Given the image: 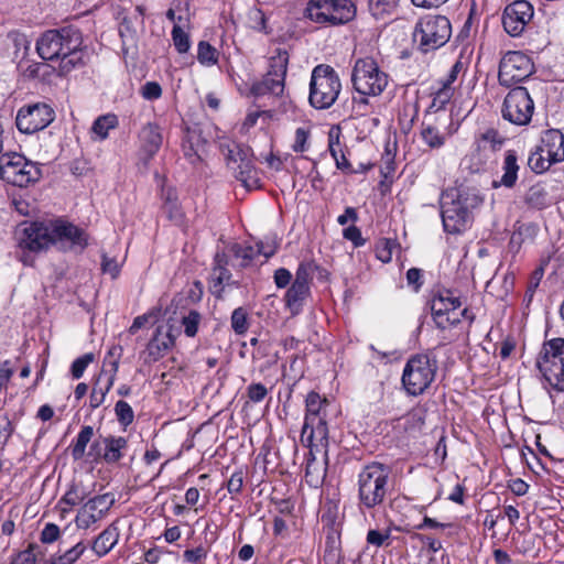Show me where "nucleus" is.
Segmentation results:
<instances>
[{
    "label": "nucleus",
    "mask_w": 564,
    "mask_h": 564,
    "mask_svg": "<svg viewBox=\"0 0 564 564\" xmlns=\"http://www.w3.org/2000/svg\"><path fill=\"white\" fill-rule=\"evenodd\" d=\"M484 202L474 187L447 188L442 192L440 205L443 228L447 234L457 235L469 228L474 210Z\"/></svg>",
    "instance_id": "1"
},
{
    "label": "nucleus",
    "mask_w": 564,
    "mask_h": 564,
    "mask_svg": "<svg viewBox=\"0 0 564 564\" xmlns=\"http://www.w3.org/2000/svg\"><path fill=\"white\" fill-rule=\"evenodd\" d=\"M357 487L360 510L382 506L393 489L391 468L378 462L366 465L358 474Z\"/></svg>",
    "instance_id": "2"
},
{
    "label": "nucleus",
    "mask_w": 564,
    "mask_h": 564,
    "mask_svg": "<svg viewBox=\"0 0 564 564\" xmlns=\"http://www.w3.org/2000/svg\"><path fill=\"white\" fill-rule=\"evenodd\" d=\"M437 371V360L429 354L411 356L403 369L402 384L409 395L423 394L432 384Z\"/></svg>",
    "instance_id": "3"
},
{
    "label": "nucleus",
    "mask_w": 564,
    "mask_h": 564,
    "mask_svg": "<svg viewBox=\"0 0 564 564\" xmlns=\"http://www.w3.org/2000/svg\"><path fill=\"white\" fill-rule=\"evenodd\" d=\"M341 89L340 79L333 67L317 65L310 82V104L316 109H327L335 104Z\"/></svg>",
    "instance_id": "4"
},
{
    "label": "nucleus",
    "mask_w": 564,
    "mask_h": 564,
    "mask_svg": "<svg viewBox=\"0 0 564 564\" xmlns=\"http://www.w3.org/2000/svg\"><path fill=\"white\" fill-rule=\"evenodd\" d=\"M354 89L362 96L360 102L368 104L367 96H379L388 86V75L382 72L375 59L358 58L351 72Z\"/></svg>",
    "instance_id": "5"
},
{
    "label": "nucleus",
    "mask_w": 564,
    "mask_h": 564,
    "mask_svg": "<svg viewBox=\"0 0 564 564\" xmlns=\"http://www.w3.org/2000/svg\"><path fill=\"white\" fill-rule=\"evenodd\" d=\"M305 13L315 23L340 25L355 18L356 7L350 0H311Z\"/></svg>",
    "instance_id": "6"
},
{
    "label": "nucleus",
    "mask_w": 564,
    "mask_h": 564,
    "mask_svg": "<svg viewBox=\"0 0 564 564\" xmlns=\"http://www.w3.org/2000/svg\"><path fill=\"white\" fill-rule=\"evenodd\" d=\"M536 366L550 386L564 391V338L545 341L539 354Z\"/></svg>",
    "instance_id": "7"
},
{
    "label": "nucleus",
    "mask_w": 564,
    "mask_h": 564,
    "mask_svg": "<svg viewBox=\"0 0 564 564\" xmlns=\"http://www.w3.org/2000/svg\"><path fill=\"white\" fill-rule=\"evenodd\" d=\"M82 37H39L36 51L45 61L61 59L63 68L75 67L82 62Z\"/></svg>",
    "instance_id": "8"
},
{
    "label": "nucleus",
    "mask_w": 564,
    "mask_h": 564,
    "mask_svg": "<svg viewBox=\"0 0 564 564\" xmlns=\"http://www.w3.org/2000/svg\"><path fill=\"white\" fill-rule=\"evenodd\" d=\"M0 177L14 186L25 187L40 180L41 170L20 153H3L0 155Z\"/></svg>",
    "instance_id": "9"
},
{
    "label": "nucleus",
    "mask_w": 564,
    "mask_h": 564,
    "mask_svg": "<svg viewBox=\"0 0 564 564\" xmlns=\"http://www.w3.org/2000/svg\"><path fill=\"white\" fill-rule=\"evenodd\" d=\"M534 102L522 86L512 88L505 97L501 115L502 118L516 126H527L533 116Z\"/></svg>",
    "instance_id": "10"
},
{
    "label": "nucleus",
    "mask_w": 564,
    "mask_h": 564,
    "mask_svg": "<svg viewBox=\"0 0 564 564\" xmlns=\"http://www.w3.org/2000/svg\"><path fill=\"white\" fill-rule=\"evenodd\" d=\"M533 70L534 64L528 55L510 51L500 61L498 80L501 86L511 87L528 78Z\"/></svg>",
    "instance_id": "11"
},
{
    "label": "nucleus",
    "mask_w": 564,
    "mask_h": 564,
    "mask_svg": "<svg viewBox=\"0 0 564 564\" xmlns=\"http://www.w3.org/2000/svg\"><path fill=\"white\" fill-rule=\"evenodd\" d=\"M463 305L459 296L452 290H443L431 300V312L436 327L445 330L459 324L457 308Z\"/></svg>",
    "instance_id": "12"
},
{
    "label": "nucleus",
    "mask_w": 564,
    "mask_h": 564,
    "mask_svg": "<svg viewBox=\"0 0 564 564\" xmlns=\"http://www.w3.org/2000/svg\"><path fill=\"white\" fill-rule=\"evenodd\" d=\"M19 246L31 252L46 250L54 245L53 221L25 224L18 232Z\"/></svg>",
    "instance_id": "13"
},
{
    "label": "nucleus",
    "mask_w": 564,
    "mask_h": 564,
    "mask_svg": "<svg viewBox=\"0 0 564 564\" xmlns=\"http://www.w3.org/2000/svg\"><path fill=\"white\" fill-rule=\"evenodd\" d=\"M54 118L55 111L51 106L37 102L21 108L18 111L15 123L21 132L32 134L46 128Z\"/></svg>",
    "instance_id": "14"
},
{
    "label": "nucleus",
    "mask_w": 564,
    "mask_h": 564,
    "mask_svg": "<svg viewBox=\"0 0 564 564\" xmlns=\"http://www.w3.org/2000/svg\"><path fill=\"white\" fill-rule=\"evenodd\" d=\"M54 245L63 251L83 252L88 246V234L76 225L57 219L53 221Z\"/></svg>",
    "instance_id": "15"
},
{
    "label": "nucleus",
    "mask_w": 564,
    "mask_h": 564,
    "mask_svg": "<svg viewBox=\"0 0 564 564\" xmlns=\"http://www.w3.org/2000/svg\"><path fill=\"white\" fill-rule=\"evenodd\" d=\"M533 17V7L527 0L509 4L502 15V25L508 35H520Z\"/></svg>",
    "instance_id": "16"
},
{
    "label": "nucleus",
    "mask_w": 564,
    "mask_h": 564,
    "mask_svg": "<svg viewBox=\"0 0 564 564\" xmlns=\"http://www.w3.org/2000/svg\"><path fill=\"white\" fill-rule=\"evenodd\" d=\"M239 156L240 163L237 164V171H232L237 180H239L247 188L258 186L257 171L253 164V153L250 147H237L234 151Z\"/></svg>",
    "instance_id": "17"
},
{
    "label": "nucleus",
    "mask_w": 564,
    "mask_h": 564,
    "mask_svg": "<svg viewBox=\"0 0 564 564\" xmlns=\"http://www.w3.org/2000/svg\"><path fill=\"white\" fill-rule=\"evenodd\" d=\"M239 156L240 163L237 164V171H232L237 180H239L247 188L258 186L257 171L253 164V153L250 147H237L234 151Z\"/></svg>",
    "instance_id": "18"
},
{
    "label": "nucleus",
    "mask_w": 564,
    "mask_h": 564,
    "mask_svg": "<svg viewBox=\"0 0 564 564\" xmlns=\"http://www.w3.org/2000/svg\"><path fill=\"white\" fill-rule=\"evenodd\" d=\"M239 156L240 163L237 164V171H232L237 180H239L247 188L258 186L257 171L253 164V153L250 147H237L234 151Z\"/></svg>",
    "instance_id": "19"
},
{
    "label": "nucleus",
    "mask_w": 564,
    "mask_h": 564,
    "mask_svg": "<svg viewBox=\"0 0 564 564\" xmlns=\"http://www.w3.org/2000/svg\"><path fill=\"white\" fill-rule=\"evenodd\" d=\"M166 20L172 25L171 35H187L191 31L188 0H173Z\"/></svg>",
    "instance_id": "20"
},
{
    "label": "nucleus",
    "mask_w": 564,
    "mask_h": 564,
    "mask_svg": "<svg viewBox=\"0 0 564 564\" xmlns=\"http://www.w3.org/2000/svg\"><path fill=\"white\" fill-rule=\"evenodd\" d=\"M174 336L170 330H164L162 326H159L155 329L153 337L150 339L145 349V361L147 362H155L159 359L163 358L165 354L172 348L174 345Z\"/></svg>",
    "instance_id": "21"
},
{
    "label": "nucleus",
    "mask_w": 564,
    "mask_h": 564,
    "mask_svg": "<svg viewBox=\"0 0 564 564\" xmlns=\"http://www.w3.org/2000/svg\"><path fill=\"white\" fill-rule=\"evenodd\" d=\"M539 150L546 154L549 162H562L564 160V134L557 129L546 130L541 138Z\"/></svg>",
    "instance_id": "22"
},
{
    "label": "nucleus",
    "mask_w": 564,
    "mask_h": 564,
    "mask_svg": "<svg viewBox=\"0 0 564 564\" xmlns=\"http://www.w3.org/2000/svg\"><path fill=\"white\" fill-rule=\"evenodd\" d=\"M451 35L452 24L445 15L426 14L421 18L416 25L414 35Z\"/></svg>",
    "instance_id": "23"
},
{
    "label": "nucleus",
    "mask_w": 564,
    "mask_h": 564,
    "mask_svg": "<svg viewBox=\"0 0 564 564\" xmlns=\"http://www.w3.org/2000/svg\"><path fill=\"white\" fill-rule=\"evenodd\" d=\"M141 151L147 160L152 159L162 145V134L160 128L155 123H147L139 133Z\"/></svg>",
    "instance_id": "24"
},
{
    "label": "nucleus",
    "mask_w": 564,
    "mask_h": 564,
    "mask_svg": "<svg viewBox=\"0 0 564 564\" xmlns=\"http://www.w3.org/2000/svg\"><path fill=\"white\" fill-rule=\"evenodd\" d=\"M285 77L275 76L272 70L265 73L261 80L253 83L250 87V94L254 97L264 95L280 96L284 90Z\"/></svg>",
    "instance_id": "25"
},
{
    "label": "nucleus",
    "mask_w": 564,
    "mask_h": 564,
    "mask_svg": "<svg viewBox=\"0 0 564 564\" xmlns=\"http://www.w3.org/2000/svg\"><path fill=\"white\" fill-rule=\"evenodd\" d=\"M119 540L118 521L109 524L94 541L91 549L98 557L108 554Z\"/></svg>",
    "instance_id": "26"
},
{
    "label": "nucleus",
    "mask_w": 564,
    "mask_h": 564,
    "mask_svg": "<svg viewBox=\"0 0 564 564\" xmlns=\"http://www.w3.org/2000/svg\"><path fill=\"white\" fill-rule=\"evenodd\" d=\"M518 156L516 151L508 150L505 153L502 171L503 174L499 181L492 182V187L498 188L500 186L512 188L518 180L519 172Z\"/></svg>",
    "instance_id": "27"
},
{
    "label": "nucleus",
    "mask_w": 564,
    "mask_h": 564,
    "mask_svg": "<svg viewBox=\"0 0 564 564\" xmlns=\"http://www.w3.org/2000/svg\"><path fill=\"white\" fill-rule=\"evenodd\" d=\"M269 54V70H272L275 76L285 77L289 64L288 46L280 41H274Z\"/></svg>",
    "instance_id": "28"
},
{
    "label": "nucleus",
    "mask_w": 564,
    "mask_h": 564,
    "mask_svg": "<svg viewBox=\"0 0 564 564\" xmlns=\"http://www.w3.org/2000/svg\"><path fill=\"white\" fill-rule=\"evenodd\" d=\"M302 441L307 443L311 451L315 447H322L327 453L328 446V427L326 421L321 417L314 421L312 425H308V431Z\"/></svg>",
    "instance_id": "29"
},
{
    "label": "nucleus",
    "mask_w": 564,
    "mask_h": 564,
    "mask_svg": "<svg viewBox=\"0 0 564 564\" xmlns=\"http://www.w3.org/2000/svg\"><path fill=\"white\" fill-rule=\"evenodd\" d=\"M162 212L169 220L176 225H181L184 220V213L178 204L177 194L174 188L167 187L162 189Z\"/></svg>",
    "instance_id": "30"
},
{
    "label": "nucleus",
    "mask_w": 564,
    "mask_h": 564,
    "mask_svg": "<svg viewBox=\"0 0 564 564\" xmlns=\"http://www.w3.org/2000/svg\"><path fill=\"white\" fill-rule=\"evenodd\" d=\"M104 444V460L107 464H115L123 457L122 451L127 448L128 442L122 436H106L102 437Z\"/></svg>",
    "instance_id": "31"
},
{
    "label": "nucleus",
    "mask_w": 564,
    "mask_h": 564,
    "mask_svg": "<svg viewBox=\"0 0 564 564\" xmlns=\"http://www.w3.org/2000/svg\"><path fill=\"white\" fill-rule=\"evenodd\" d=\"M306 414L304 424L302 427L301 438H304L308 431V425H312L314 421L321 419V410L324 404H326V400H322L321 395L317 392L311 391L306 397Z\"/></svg>",
    "instance_id": "32"
},
{
    "label": "nucleus",
    "mask_w": 564,
    "mask_h": 564,
    "mask_svg": "<svg viewBox=\"0 0 564 564\" xmlns=\"http://www.w3.org/2000/svg\"><path fill=\"white\" fill-rule=\"evenodd\" d=\"M339 129L335 131L332 129L328 133V149L330 152V155L335 160L336 167L341 170L345 173H352L354 170L351 167V164L346 159L343 147L339 142Z\"/></svg>",
    "instance_id": "33"
},
{
    "label": "nucleus",
    "mask_w": 564,
    "mask_h": 564,
    "mask_svg": "<svg viewBox=\"0 0 564 564\" xmlns=\"http://www.w3.org/2000/svg\"><path fill=\"white\" fill-rule=\"evenodd\" d=\"M310 295V286H302L297 284H291L290 289L285 294V305L290 310L293 316L301 313L304 301Z\"/></svg>",
    "instance_id": "34"
},
{
    "label": "nucleus",
    "mask_w": 564,
    "mask_h": 564,
    "mask_svg": "<svg viewBox=\"0 0 564 564\" xmlns=\"http://www.w3.org/2000/svg\"><path fill=\"white\" fill-rule=\"evenodd\" d=\"M117 370H118V359H116L112 362L113 373L109 377L108 382L105 386V388L99 387L98 382H96L95 386L93 387V390H91V393L89 397V405L91 409H97L104 403L106 394L109 392V390L111 389V387L113 384L115 375H116Z\"/></svg>",
    "instance_id": "35"
},
{
    "label": "nucleus",
    "mask_w": 564,
    "mask_h": 564,
    "mask_svg": "<svg viewBox=\"0 0 564 564\" xmlns=\"http://www.w3.org/2000/svg\"><path fill=\"white\" fill-rule=\"evenodd\" d=\"M118 117L113 113H107L98 117L91 127V132L95 133L100 140L108 137V132L118 126Z\"/></svg>",
    "instance_id": "36"
},
{
    "label": "nucleus",
    "mask_w": 564,
    "mask_h": 564,
    "mask_svg": "<svg viewBox=\"0 0 564 564\" xmlns=\"http://www.w3.org/2000/svg\"><path fill=\"white\" fill-rule=\"evenodd\" d=\"M94 436V429L89 425L82 427L77 435L76 442L72 446V456L75 460L82 459L85 456L87 444Z\"/></svg>",
    "instance_id": "37"
},
{
    "label": "nucleus",
    "mask_w": 564,
    "mask_h": 564,
    "mask_svg": "<svg viewBox=\"0 0 564 564\" xmlns=\"http://www.w3.org/2000/svg\"><path fill=\"white\" fill-rule=\"evenodd\" d=\"M115 503V497L111 494H105L96 496L89 499L83 507L87 510L100 513V517H105L110 508Z\"/></svg>",
    "instance_id": "38"
},
{
    "label": "nucleus",
    "mask_w": 564,
    "mask_h": 564,
    "mask_svg": "<svg viewBox=\"0 0 564 564\" xmlns=\"http://www.w3.org/2000/svg\"><path fill=\"white\" fill-rule=\"evenodd\" d=\"M324 562L325 564H339L341 560L340 554V541L338 536L334 534H328L325 543L324 551Z\"/></svg>",
    "instance_id": "39"
},
{
    "label": "nucleus",
    "mask_w": 564,
    "mask_h": 564,
    "mask_svg": "<svg viewBox=\"0 0 564 564\" xmlns=\"http://www.w3.org/2000/svg\"><path fill=\"white\" fill-rule=\"evenodd\" d=\"M85 551L86 545L83 542H78L64 553L52 555L53 564H75Z\"/></svg>",
    "instance_id": "40"
},
{
    "label": "nucleus",
    "mask_w": 564,
    "mask_h": 564,
    "mask_svg": "<svg viewBox=\"0 0 564 564\" xmlns=\"http://www.w3.org/2000/svg\"><path fill=\"white\" fill-rule=\"evenodd\" d=\"M398 6V0H369V11L376 19L391 15Z\"/></svg>",
    "instance_id": "41"
},
{
    "label": "nucleus",
    "mask_w": 564,
    "mask_h": 564,
    "mask_svg": "<svg viewBox=\"0 0 564 564\" xmlns=\"http://www.w3.org/2000/svg\"><path fill=\"white\" fill-rule=\"evenodd\" d=\"M421 137L433 149H438L445 143V137L432 124L422 123Z\"/></svg>",
    "instance_id": "42"
},
{
    "label": "nucleus",
    "mask_w": 564,
    "mask_h": 564,
    "mask_svg": "<svg viewBox=\"0 0 564 564\" xmlns=\"http://www.w3.org/2000/svg\"><path fill=\"white\" fill-rule=\"evenodd\" d=\"M231 273L228 269L217 270V273H213L212 278V292L217 296L221 297V293L224 292L225 284L230 285ZM232 284L238 285L237 282H232Z\"/></svg>",
    "instance_id": "43"
},
{
    "label": "nucleus",
    "mask_w": 564,
    "mask_h": 564,
    "mask_svg": "<svg viewBox=\"0 0 564 564\" xmlns=\"http://www.w3.org/2000/svg\"><path fill=\"white\" fill-rule=\"evenodd\" d=\"M231 328L237 335H243L249 328L248 313L243 307L234 310L230 317Z\"/></svg>",
    "instance_id": "44"
},
{
    "label": "nucleus",
    "mask_w": 564,
    "mask_h": 564,
    "mask_svg": "<svg viewBox=\"0 0 564 564\" xmlns=\"http://www.w3.org/2000/svg\"><path fill=\"white\" fill-rule=\"evenodd\" d=\"M197 59L203 65H214L218 62V51L206 41L198 43Z\"/></svg>",
    "instance_id": "45"
},
{
    "label": "nucleus",
    "mask_w": 564,
    "mask_h": 564,
    "mask_svg": "<svg viewBox=\"0 0 564 564\" xmlns=\"http://www.w3.org/2000/svg\"><path fill=\"white\" fill-rule=\"evenodd\" d=\"M552 164H554V162H549V158L539 150V145L536 147V151L531 153L528 159L529 167L535 173L546 171Z\"/></svg>",
    "instance_id": "46"
},
{
    "label": "nucleus",
    "mask_w": 564,
    "mask_h": 564,
    "mask_svg": "<svg viewBox=\"0 0 564 564\" xmlns=\"http://www.w3.org/2000/svg\"><path fill=\"white\" fill-rule=\"evenodd\" d=\"M101 519L102 517H100V513H96L94 511L87 510L85 507H82L77 512L75 523L78 529L87 530Z\"/></svg>",
    "instance_id": "47"
},
{
    "label": "nucleus",
    "mask_w": 564,
    "mask_h": 564,
    "mask_svg": "<svg viewBox=\"0 0 564 564\" xmlns=\"http://www.w3.org/2000/svg\"><path fill=\"white\" fill-rule=\"evenodd\" d=\"M200 321L202 315L195 310L189 311L187 315L182 317L181 323L187 337H194L197 334Z\"/></svg>",
    "instance_id": "48"
},
{
    "label": "nucleus",
    "mask_w": 564,
    "mask_h": 564,
    "mask_svg": "<svg viewBox=\"0 0 564 564\" xmlns=\"http://www.w3.org/2000/svg\"><path fill=\"white\" fill-rule=\"evenodd\" d=\"M115 412L121 425L128 426L133 422L134 413L128 402L119 400L115 405Z\"/></svg>",
    "instance_id": "49"
},
{
    "label": "nucleus",
    "mask_w": 564,
    "mask_h": 564,
    "mask_svg": "<svg viewBox=\"0 0 564 564\" xmlns=\"http://www.w3.org/2000/svg\"><path fill=\"white\" fill-rule=\"evenodd\" d=\"M230 250L236 258L241 259V263H240L241 267L249 265L251 263V261L254 260L257 257L253 246L242 247L239 243H234L231 246Z\"/></svg>",
    "instance_id": "50"
},
{
    "label": "nucleus",
    "mask_w": 564,
    "mask_h": 564,
    "mask_svg": "<svg viewBox=\"0 0 564 564\" xmlns=\"http://www.w3.org/2000/svg\"><path fill=\"white\" fill-rule=\"evenodd\" d=\"M95 359L93 352H87L77 359H75L70 367V372L74 379H79L83 377L86 368L90 365Z\"/></svg>",
    "instance_id": "51"
},
{
    "label": "nucleus",
    "mask_w": 564,
    "mask_h": 564,
    "mask_svg": "<svg viewBox=\"0 0 564 564\" xmlns=\"http://www.w3.org/2000/svg\"><path fill=\"white\" fill-rule=\"evenodd\" d=\"M454 95L453 87H446L441 85V87L434 93L432 107H436L437 109H442L446 104L449 102L451 98Z\"/></svg>",
    "instance_id": "52"
},
{
    "label": "nucleus",
    "mask_w": 564,
    "mask_h": 564,
    "mask_svg": "<svg viewBox=\"0 0 564 564\" xmlns=\"http://www.w3.org/2000/svg\"><path fill=\"white\" fill-rule=\"evenodd\" d=\"M394 247V242L390 239H381L376 246V257L381 262H389L392 259V249Z\"/></svg>",
    "instance_id": "53"
},
{
    "label": "nucleus",
    "mask_w": 564,
    "mask_h": 564,
    "mask_svg": "<svg viewBox=\"0 0 564 564\" xmlns=\"http://www.w3.org/2000/svg\"><path fill=\"white\" fill-rule=\"evenodd\" d=\"M39 546L30 544L28 549L19 552L11 561L10 564H34L36 562L35 549Z\"/></svg>",
    "instance_id": "54"
},
{
    "label": "nucleus",
    "mask_w": 564,
    "mask_h": 564,
    "mask_svg": "<svg viewBox=\"0 0 564 564\" xmlns=\"http://www.w3.org/2000/svg\"><path fill=\"white\" fill-rule=\"evenodd\" d=\"M366 540L368 544L375 545L377 547L389 545L390 531L387 530L386 532H381L378 530H369Z\"/></svg>",
    "instance_id": "55"
},
{
    "label": "nucleus",
    "mask_w": 564,
    "mask_h": 564,
    "mask_svg": "<svg viewBox=\"0 0 564 564\" xmlns=\"http://www.w3.org/2000/svg\"><path fill=\"white\" fill-rule=\"evenodd\" d=\"M61 530L55 523H46L41 531L40 541L45 544L54 543L58 540Z\"/></svg>",
    "instance_id": "56"
},
{
    "label": "nucleus",
    "mask_w": 564,
    "mask_h": 564,
    "mask_svg": "<svg viewBox=\"0 0 564 564\" xmlns=\"http://www.w3.org/2000/svg\"><path fill=\"white\" fill-rule=\"evenodd\" d=\"M310 131L305 128L295 130V140L292 145L294 152H304L308 149Z\"/></svg>",
    "instance_id": "57"
},
{
    "label": "nucleus",
    "mask_w": 564,
    "mask_h": 564,
    "mask_svg": "<svg viewBox=\"0 0 564 564\" xmlns=\"http://www.w3.org/2000/svg\"><path fill=\"white\" fill-rule=\"evenodd\" d=\"M267 394L268 389L260 382L251 383L247 388V397L254 403L261 402L267 397Z\"/></svg>",
    "instance_id": "58"
},
{
    "label": "nucleus",
    "mask_w": 564,
    "mask_h": 564,
    "mask_svg": "<svg viewBox=\"0 0 564 564\" xmlns=\"http://www.w3.org/2000/svg\"><path fill=\"white\" fill-rule=\"evenodd\" d=\"M312 275V268L310 263H301L296 270L295 279L293 284H300L302 286H310Z\"/></svg>",
    "instance_id": "59"
},
{
    "label": "nucleus",
    "mask_w": 564,
    "mask_h": 564,
    "mask_svg": "<svg viewBox=\"0 0 564 564\" xmlns=\"http://www.w3.org/2000/svg\"><path fill=\"white\" fill-rule=\"evenodd\" d=\"M141 95L147 100H155L161 97L162 88L156 82H147L141 88Z\"/></svg>",
    "instance_id": "60"
},
{
    "label": "nucleus",
    "mask_w": 564,
    "mask_h": 564,
    "mask_svg": "<svg viewBox=\"0 0 564 564\" xmlns=\"http://www.w3.org/2000/svg\"><path fill=\"white\" fill-rule=\"evenodd\" d=\"M243 473L242 470L235 471L227 481V490L230 495L240 494L243 487Z\"/></svg>",
    "instance_id": "61"
},
{
    "label": "nucleus",
    "mask_w": 564,
    "mask_h": 564,
    "mask_svg": "<svg viewBox=\"0 0 564 564\" xmlns=\"http://www.w3.org/2000/svg\"><path fill=\"white\" fill-rule=\"evenodd\" d=\"M207 556V550L199 545L195 549L186 550L183 553V558L191 564H196Z\"/></svg>",
    "instance_id": "62"
},
{
    "label": "nucleus",
    "mask_w": 564,
    "mask_h": 564,
    "mask_svg": "<svg viewBox=\"0 0 564 564\" xmlns=\"http://www.w3.org/2000/svg\"><path fill=\"white\" fill-rule=\"evenodd\" d=\"M101 270L104 273L110 274L111 278H117L120 273V264L116 259L109 258L107 254H102Z\"/></svg>",
    "instance_id": "63"
},
{
    "label": "nucleus",
    "mask_w": 564,
    "mask_h": 564,
    "mask_svg": "<svg viewBox=\"0 0 564 564\" xmlns=\"http://www.w3.org/2000/svg\"><path fill=\"white\" fill-rule=\"evenodd\" d=\"M343 236L345 239L351 241L355 247L364 246L366 242L361 236L360 229L354 225L344 229Z\"/></svg>",
    "instance_id": "64"
}]
</instances>
